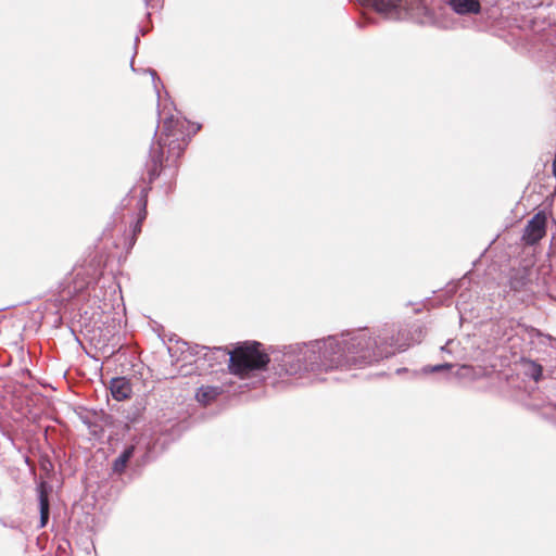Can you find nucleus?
<instances>
[{"label":"nucleus","mask_w":556,"mask_h":556,"mask_svg":"<svg viewBox=\"0 0 556 556\" xmlns=\"http://www.w3.org/2000/svg\"><path fill=\"white\" fill-rule=\"evenodd\" d=\"M408 344H397L387 336L377 338L367 331L329 337L317 340L309 345L290 346L283 353L281 368L286 374L293 376L301 371L328 370L333 368H350L371 364L381 358L393 355L396 351H404Z\"/></svg>","instance_id":"nucleus-1"},{"label":"nucleus","mask_w":556,"mask_h":556,"mask_svg":"<svg viewBox=\"0 0 556 556\" xmlns=\"http://www.w3.org/2000/svg\"><path fill=\"white\" fill-rule=\"evenodd\" d=\"M546 233V216L543 213L535 214L527 224L522 240L526 244L538 243Z\"/></svg>","instance_id":"nucleus-3"},{"label":"nucleus","mask_w":556,"mask_h":556,"mask_svg":"<svg viewBox=\"0 0 556 556\" xmlns=\"http://www.w3.org/2000/svg\"><path fill=\"white\" fill-rule=\"evenodd\" d=\"M40 508V527H45L49 519V495L46 482H40L37 486Z\"/></svg>","instance_id":"nucleus-7"},{"label":"nucleus","mask_w":556,"mask_h":556,"mask_svg":"<svg viewBox=\"0 0 556 556\" xmlns=\"http://www.w3.org/2000/svg\"><path fill=\"white\" fill-rule=\"evenodd\" d=\"M451 367H452L451 364H441V365L425 367L424 371L425 372H438L443 369H450Z\"/></svg>","instance_id":"nucleus-11"},{"label":"nucleus","mask_w":556,"mask_h":556,"mask_svg":"<svg viewBox=\"0 0 556 556\" xmlns=\"http://www.w3.org/2000/svg\"><path fill=\"white\" fill-rule=\"evenodd\" d=\"M186 126L190 127L191 125L189 122L175 118L174 116L165 118L163 122L162 135L159 141L160 148L166 144V141H163V136H166L167 138L174 137L176 140H185Z\"/></svg>","instance_id":"nucleus-4"},{"label":"nucleus","mask_w":556,"mask_h":556,"mask_svg":"<svg viewBox=\"0 0 556 556\" xmlns=\"http://www.w3.org/2000/svg\"><path fill=\"white\" fill-rule=\"evenodd\" d=\"M149 73L152 75L153 77V81H154V86L156 87V84H155V76H156V72L153 71V70H149Z\"/></svg>","instance_id":"nucleus-13"},{"label":"nucleus","mask_w":556,"mask_h":556,"mask_svg":"<svg viewBox=\"0 0 556 556\" xmlns=\"http://www.w3.org/2000/svg\"><path fill=\"white\" fill-rule=\"evenodd\" d=\"M110 391L116 401H124L131 395L132 388L125 377H117L111 380Z\"/></svg>","instance_id":"nucleus-5"},{"label":"nucleus","mask_w":556,"mask_h":556,"mask_svg":"<svg viewBox=\"0 0 556 556\" xmlns=\"http://www.w3.org/2000/svg\"><path fill=\"white\" fill-rule=\"evenodd\" d=\"M258 342L244 343L236 348L232 352L217 349L224 355H229V369L233 375L245 377L251 371L263 369L269 363V357L266 353L260 350Z\"/></svg>","instance_id":"nucleus-2"},{"label":"nucleus","mask_w":556,"mask_h":556,"mask_svg":"<svg viewBox=\"0 0 556 556\" xmlns=\"http://www.w3.org/2000/svg\"><path fill=\"white\" fill-rule=\"evenodd\" d=\"M223 392L220 387L206 386L201 387L197 392V400L203 405H208L213 402L217 396H219Z\"/></svg>","instance_id":"nucleus-8"},{"label":"nucleus","mask_w":556,"mask_h":556,"mask_svg":"<svg viewBox=\"0 0 556 556\" xmlns=\"http://www.w3.org/2000/svg\"><path fill=\"white\" fill-rule=\"evenodd\" d=\"M140 231H141V219H139V220L136 223V225H135V227H134V235H137V233H139Z\"/></svg>","instance_id":"nucleus-12"},{"label":"nucleus","mask_w":556,"mask_h":556,"mask_svg":"<svg viewBox=\"0 0 556 556\" xmlns=\"http://www.w3.org/2000/svg\"><path fill=\"white\" fill-rule=\"evenodd\" d=\"M135 446L127 447L114 462L113 469L115 472H123L130 457L132 456Z\"/></svg>","instance_id":"nucleus-9"},{"label":"nucleus","mask_w":556,"mask_h":556,"mask_svg":"<svg viewBox=\"0 0 556 556\" xmlns=\"http://www.w3.org/2000/svg\"><path fill=\"white\" fill-rule=\"evenodd\" d=\"M198 130H200V126H198L197 128H194V129H193V134H194L195 131H198Z\"/></svg>","instance_id":"nucleus-15"},{"label":"nucleus","mask_w":556,"mask_h":556,"mask_svg":"<svg viewBox=\"0 0 556 556\" xmlns=\"http://www.w3.org/2000/svg\"><path fill=\"white\" fill-rule=\"evenodd\" d=\"M153 163H154V169H156L157 161H156V160H154V161H153Z\"/></svg>","instance_id":"nucleus-14"},{"label":"nucleus","mask_w":556,"mask_h":556,"mask_svg":"<svg viewBox=\"0 0 556 556\" xmlns=\"http://www.w3.org/2000/svg\"><path fill=\"white\" fill-rule=\"evenodd\" d=\"M146 215H147V212H143V215H142L141 219L146 218Z\"/></svg>","instance_id":"nucleus-17"},{"label":"nucleus","mask_w":556,"mask_h":556,"mask_svg":"<svg viewBox=\"0 0 556 556\" xmlns=\"http://www.w3.org/2000/svg\"><path fill=\"white\" fill-rule=\"evenodd\" d=\"M529 375L531 376L532 379H534L535 381H539L543 375L542 366L536 363H531V365L529 367Z\"/></svg>","instance_id":"nucleus-10"},{"label":"nucleus","mask_w":556,"mask_h":556,"mask_svg":"<svg viewBox=\"0 0 556 556\" xmlns=\"http://www.w3.org/2000/svg\"><path fill=\"white\" fill-rule=\"evenodd\" d=\"M146 215H147V212H143V215H142L141 219L146 218Z\"/></svg>","instance_id":"nucleus-16"},{"label":"nucleus","mask_w":556,"mask_h":556,"mask_svg":"<svg viewBox=\"0 0 556 556\" xmlns=\"http://www.w3.org/2000/svg\"><path fill=\"white\" fill-rule=\"evenodd\" d=\"M447 3L453 11L460 15L478 14L481 10L479 0H448Z\"/></svg>","instance_id":"nucleus-6"}]
</instances>
